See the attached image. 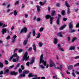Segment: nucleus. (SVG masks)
I'll return each mask as SVG.
<instances>
[{"label": "nucleus", "instance_id": "obj_1", "mask_svg": "<svg viewBox=\"0 0 79 79\" xmlns=\"http://www.w3.org/2000/svg\"><path fill=\"white\" fill-rule=\"evenodd\" d=\"M44 55L43 54H42L40 56V64H41L42 63H43V64L44 65V66H46V61H44L43 60V58H44Z\"/></svg>", "mask_w": 79, "mask_h": 79}, {"label": "nucleus", "instance_id": "obj_2", "mask_svg": "<svg viewBox=\"0 0 79 79\" xmlns=\"http://www.w3.org/2000/svg\"><path fill=\"white\" fill-rule=\"evenodd\" d=\"M27 52H26L25 53L24 56H23V58L22 59L23 61H24L25 60V61H27V60H28L29 58V56H27Z\"/></svg>", "mask_w": 79, "mask_h": 79}, {"label": "nucleus", "instance_id": "obj_3", "mask_svg": "<svg viewBox=\"0 0 79 79\" xmlns=\"http://www.w3.org/2000/svg\"><path fill=\"white\" fill-rule=\"evenodd\" d=\"M1 32L2 35H4L6 32H9V29H7L6 28H3Z\"/></svg>", "mask_w": 79, "mask_h": 79}, {"label": "nucleus", "instance_id": "obj_4", "mask_svg": "<svg viewBox=\"0 0 79 79\" xmlns=\"http://www.w3.org/2000/svg\"><path fill=\"white\" fill-rule=\"evenodd\" d=\"M49 61H50V66L51 68H52L53 66H56V65H55V63H54V62H53V60H52L51 59H49Z\"/></svg>", "mask_w": 79, "mask_h": 79}, {"label": "nucleus", "instance_id": "obj_5", "mask_svg": "<svg viewBox=\"0 0 79 79\" xmlns=\"http://www.w3.org/2000/svg\"><path fill=\"white\" fill-rule=\"evenodd\" d=\"M58 19H57L56 21V23L57 25H60V18H61V15H58V16L57 17Z\"/></svg>", "mask_w": 79, "mask_h": 79}, {"label": "nucleus", "instance_id": "obj_6", "mask_svg": "<svg viewBox=\"0 0 79 79\" xmlns=\"http://www.w3.org/2000/svg\"><path fill=\"white\" fill-rule=\"evenodd\" d=\"M16 57V58H19V56L17 55V53H15L14 54L13 56H12L11 57H10V60H11L12 58H13V57Z\"/></svg>", "mask_w": 79, "mask_h": 79}, {"label": "nucleus", "instance_id": "obj_7", "mask_svg": "<svg viewBox=\"0 0 79 79\" xmlns=\"http://www.w3.org/2000/svg\"><path fill=\"white\" fill-rule=\"evenodd\" d=\"M16 37H17V36H16V35H15L13 36L12 39V43H15V42L16 38Z\"/></svg>", "mask_w": 79, "mask_h": 79}, {"label": "nucleus", "instance_id": "obj_8", "mask_svg": "<svg viewBox=\"0 0 79 79\" xmlns=\"http://www.w3.org/2000/svg\"><path fill=\"white\" fill-rule=\"evenodd\" d=\"M23 32H24L25 33H26V32H27V28H26V27H25L21 29L20 33H23Z\"/></svg>", "mask_w": 79, "mask_h": 79}, {"label": "nucleus", "instance_id": "obj_9", "mask_svg": "<svg viewBox=\"0 0 79 79\" xmlns=\"http://www.w3.org/2000/svg\"><path fill=\"white\" fill-rule=\"evenodd\" d=\"M63 32H59L57 34V35H58L59 37H63Z\"/></svg>", "mask_w": 79, "mask_h": 79}, {"label": "nucleus", "instance_id": "obj_10", "mask_svg": "<svg viewBox=\"0 0 79 79\" xmlns=\"http://www.w3.org/2000/svg\"><path fill=\"white\" fill-rule=\"evenodd\" d=\"M28 77H37V75H32V73H30L28 75Z\"/></svg>", "mask_w": 79, "mask_h": 79}, {"label": "nucleus", "instance_id": "obj_11", "mask_svg": "<svg viewBox=\"0 0 79 79\" xmlns=\"http://www.w3.org/2000/svg\"><path fill=\"white\" fill-rule=\"evenodd\" d=\"M10 74L12 75H14V76H16L18 73L15 71L11 72Z\"/></svg>", "mask_w": 79, "mask_h": 79}, {"label": "nucleus", "instance_id": "obj_12", "mask_svg": "<svg viewBox=\"0 0 79 79\" xmlns=\"http://www.w3.org/2000/svg\"><path fill=\"white\" fill-rule=\"evenodd\" d=\"M69 26L70 29H73V23H70L69 24Z\"/></svg>", "mask_w": 79, "mask_h": 79}, {"label": "nucleus", "instance_id": "obj_13", "mask_svg": "<svg viewBox=\"0 0 79 79\" xmlns=\"http://www.w3.org/2000/svg\"><path fill=\"white\" fill-rule=\"evenodd\" d=\"M36 8H37L38 12H39L40 11V8H41V6L37 5L36 6Z\"/></svg>", "mask_w": 79, "mask_h": 79}, {"label": "nucleus", "instance_id": "obj_14", "mask_svg": "<svg viewBox=\"0 0 79 79\" xmlns=\"http://www.w3.org/2000/svg\"><path fill=\"white\" fill-rule=\"evenodd\" d=\"M73 68V66L72 65H69L68 67V69L69 70H71Z\"/></svg>", "mask_w": 79, "mask_h": 79}, {"label": "nucleus", "instance_id": "obj_15", "mask_svg": "<svg viewBox=\"0 0 79 79\" xmlns=\"http://www.w3.org/2000/svg\"><path fill=\"white\" fill-rule=\"evenodd\" d=\"M53 41L54 44H56L58 43V39L56 38H54Z\"/></svg>", "mask_w": 79, "mask_h": 79}, {"label": "nucleus", "instance_id": "obj_16", "mask_svg": "<svg viewBox=\"0 0 79 79\" xmlns=\"http://www.w3.org/2000/svg\"><path fill=\"white\" fill-rule=\"evenodd\" d=\"M26 76V75L25 74H20L19 75V79H20V78H21L22 77H25V76Z\"/></svg>", "mask_w": 79, "mask_h": 79}, {"label": "nucleus", "instance_id": "obj_17", "mask_svg": "<svg viewBox=\"0 0 79 79\" xmlns=\"http://www.w3.org/2000/svg\"><path fill=\"white\" fill-rule=\"evenodd\" d=\"M71 13V11H70V9L69 8H67V13L68 15H69Z\"/></svg>", "mask_w": 79, "mask_h": 79}, {"label": "nucleus", "instance_id": "obj_18", "mask_svg": "<svg viewBox=\"0 0 79 79\" xmlns=\"http://www.w3.org/2000/svg\"><path fill=\"white\" fill-rule=\"evenodd\" d=\"M52 13L51 14V15L52 16H55V12L56 11L55 10H52Z\"/></svg>", "mask_w": 79, "mask_h": 79}, {"label": "nucleus", "instance_id": "obj_19", "mask_svg": "<svg viewBox=\"0 0 79 79\" xmlns=\"http://www.w3.org/2000/svg\"><path fill=\"white\" fill-rule=\"evenodd\" d=\"M45 18L46 19H49V18H50V19L51 18H52V17L51 16V15H47L46 16H45Z\"/></svg>", "mask_w": 79, "mask_h": 79}, {"label": "nucleus", "instance_id": "obj_20", "mask_svg": "<svg viewBox=\"0 0 79 79\" xmlns=\"http://www.w3.org/2000/svg\"><path fill=\"white\" fill-rule=\"evenodd\" d=\"M46 3V1L45 0L44 2L42 3V2H40V4L41 5V6L44 5Z\"/></svg>", "mask_w": 79, "mask_h": 79}, {"label": "nucleus", "instance_id": "obj_21", "mask_svg": "<svg viewBox=\"0 0 79 79\" xmlns=\"http://www.w3.org/2000/svg\"><path fill=\"white\" fill-rule=\"evenodd\" d=\"M16 59H13V62H16V61L18 62L19 61V58H16Z\"/></svg>", "mask_w": 79, "mask_h": 79}, {"label": "nucleus", "instance_id": "obj_22", "mask_svg": "<svg viewBox=\"0 0 79 79\" xmlns=\"http://www.w3.org/2000/svg\"><path fill=\"white\" fill-rule=\"evenodd\" d=\"M28 41V39H27L26 40L24 41V42H23V44L24 45H26L27 44V42Z\"/></svg>", "mask_w": 79, "mask_h": 79}, {"label": "nucleus", "instance_id": "obj_23", "mask_svg": "<svg viewBox=\"0 0 79 79\" xmlns=\"http://www.w3.org/2000/svg\"><path fill=\"white\" fill-rule=\"evenodd\" d=\"M31 32H30L27 35V39H28H28L29 38H30L31 37Z\"/></svg>", "mask_w": 79, "mask_h": 79}, {"label": "nucleus", "instance_id": "obj_24", "mask_svg": "<svg viewBox=\"0 0 79 79\" xmlns=\"http://www.w3.org/2000/svg\"><path fill=\"white\" fill-rule=\"evenodd\" d=\"M65 4L66 6L67 7H68V8H69V7H70V6H69V4H68V2H67V1H65Z\"/></svg>", "mask_w": 79, "mask_h": 79}, {"label": "nucleus", "instance_id": "obj_25", "mask_svg": "<svg viewBox=\"0 0 79 79\" xmlns=\"http://www.w3.org/2000/svg\"><path fill=\"white\" fill-rule=\"evenodd\" d=\"M74 49H75V47H74V46L71 47L69 48V50H74Z\"/></svg>", "mask_w": 79, "mask_h": 79}, {"label": "nucleus", "instance_id": "obj_26", "mask_svg": "<svg viewBox=\"0 0 79 79\" xmlns=\"http://www.w3.org/2000/svg\"><path fill=\"white\" fill-rule=\"evenodd\" d=\"M34 58L33 57L32 60H31V62H30V64H33L34 63Z\"/></svg>", "mask_w": 79, "mask_h": 79}, {"label": "nucleus", "instance_id": "obj_27", "mask_svg": "<svg viewBox=\"0 0 79 79\" xmlns=\"http://www.w3.org/2000/svg\"><path fill=\"white\" fill-rule=\"evenodd\" d=\"M66 25H64L63 26L61 27L60 28V30H63V29L64 28L66 27Z\"/></svg>", "mask_w": 79, "mask_h": 79}, {"label": "nucleus", "instance_id": "obj_28", "mask_svg": "<svg viewBox=\"0 0 79 79\" xmlns=\"http://www.w3.org/2000/svg\"><path fill=\"white\" fill-rule=\"evenodd\" d=\"M29 73V71L24 70L23 72V74H27V73Z\"/></svg>", "mask_w": 79, "mask_h": 79}, {"label": "nucleus", "instance_id": "obj_29", "mask_svg": "<svg viewBox=\"0 0 79 79\" xmlns=\"http://www.w3.org/2000/svg\"><path fill=\"white\" fill-rule=\"evenodd\" d=\"M38 45L40 47H42L43 45V44L41 42H40L38 43Z\"/></svg>", "mask_w": 79, "mask_h": 79}, {"label": "nucleus", "instance_id": "obj_30", "mask_svg": "<svg viewBox=\"0 0 79 79\" xmlns=\"http://www.w3.org/2000/svg\"><path fill=\"white\" fill-rule=\"evenodd\" d=\"M33 50L35 51H36V46L35 45V44H34L33 46Z\"/></svg>", "mask_w": 79, "mask_h": 79}, {"label": "nucleus", "instance_id": "obj_31", "mask_svg": "<svg viewBox=\"0 0 79 79\" xmlns=\"http://www.w3.org/2000/svg\"><path fill=\"white\" fill-rule=\"evenodd\" d=\"M4 62H5V64H6V65H8V64H9V62H8V60H5L4 61Z\"/></svg>", "mask_w": 79, "mask_h": 79}, {"label": "nucleus", "instance_id": "obj_32", "mask_svg": "<svg viewBox=\"0 0 79 79\" xmlns=\"http://www.w3.org/2000/svg\"><path fill=\"white\" fill-rule=\"evenodd\" d=\"M54 18V17H52L50 19V24H52V22H53V19Z\"/></svg>", "mask_w": 79, "mask_h": 79}, {"label": "nucleus", "instance_id": "obj_33", "mask_svg": "<svg viewBox=\"0 0 79 79\" xmlns=\"http://www.w3.org/2000/svg\"><path fill=\"white\" fill-rule=\"evenodd\" d=\"M3 64L2 62H0V68H3Z\"/></svg>", "mask_w": 79, "mask_h": 79}, {"label": "nucleus", "instance_id": "obj_34", "mask_svg": "<svg viewBox=\"0 0 79 79\" xmlns=\"http://www.w3.org/2000/svg\"><path fill=\"white\" fill-rule=\"evenodd\" d=\"M61 14L62 16H64V15H65V10H62V11Z\"/></svg>", "mask_w": 79, "mask_h": 79}, {"label": "nucleus", "instance_id": "obj_35", "mask_svg": "<svg viewBox=\"0 0 79 79\" xmlns=\"http://www.w3.org/2000/svg\"><path fill=\"white\" fill-rule=\"evenodd\" d=\"M36 21L38 22H39L41 21V19H40V18H38L36 19Z\"/></svg>", "mask_w": 79, "mask_h": 79}, {"label": "nucleus", "instance_id": "obj_36", "mask_svg": "<svg viewBox=\"0 0 79 79\" xmlns=\"http://www.w3.org/2000/svg\"><path fill=\"white\" fill-rule=\"evenodd\" d=\"M44 31V28L41 27L39 31L40 32H42Z\"/></svg>", "mask_w": 79, "mask_h": 79}, {"label": "nucleus", "instance_id": "obj_37", "mask_svg": "<svg viewBox=\"0 0 79 79\" xmlns=\"http://www.w3.org/2000/svg\"><path fill=\"white\" fill-rule=\"evenodd\" d=\"M40 37V33H38V35L36 37V38L37 39L38 38H39Z\"/></svg>", "mask_w": 79, "mask_h": 79}, {"label": "nucleus", "instance_id": "obj_38", "mask_svg": "<svg viewBox=\"0 0 79 79\" xmlns=\"http://www.w3.org/2000/svg\"><path fill=\"white\" fill-rule=\"evenodd\" d=\"M76 31V30L73 29L70 31H69L70 33H73V32H74Z\"/></svg>", "mask_w": 79, "mask_h": 79}, {"label": "nucleus", "instance_id": "obj_39", "mask_svg": "<svg viewBox=\"0 0 79 79\" xmlns=\"http://www.w3.org/2000/svg\"><path fill=\"white\" fill-rule=\"evenodd\" d=\"M14 15L16 16V15H17V12H16V11L15 10L14 12Z\"/></svg>", "mask_w": 79, "mask_h": 79}, {"label": "nucleus", "instance_id": "obj_40", "mask_svg": "<svg viewBox=\"0 0 79 79\" xmlns=\"http://www.w3.org/2000/svg\"><path fill=\"white\" fill-rule=\"evenodd\" d=\"M40 66L41 69H44V68H45V67H44V66L43 65H40Z\"/></svg>", "mask_w": 79, "mask_h": 79}, {"label": "nucleus", "instance_id": "obj_41", "mask_svg": "<svg viewBox=\"0 0 79 79\" xmlns=\"http://www.w3.org/2000/svg\"><path fill=\"white\" fill-rule=\"evenodd\" d=\"M61 75V76L63 77V78H65V77H64V74L63 73L60 72V73Z\"/></svg>", "mask_w": 79, "mask_h": 79}, {"label": "nucleus", "instance_id": "obj_42", "mask_svg": "<svg viewBox=\"0 0 79 79\" xmlns=\"http://www.w3.org/2000/svg\"><path fill=\"white\" fill-rule=\"evenodd\" d=\"M19 73H20V74H21L22 73V70L21 69H19Z\"/></svg>", "mask_w": 79, "mask_h": 79}, {"label": "nucleus", "instance_id": "obj_43", "mask_svg": "<svg viewBox=\"0 0 79 79\" xmlns=\"http://www.w3.org/2000/svg\"><path fill=\"white\" fill-rule=\"evenodd\" d=\"M14 67V65H13L12 66H10L9 67V69H12V68H13Z\"/></svg>", "mask_w": 79, "mask_h": 79}, {"label": "nucleus", "instance_id": "obj_44", "mask_svg": "<svg viewBox=\"0 0 79 79\" xmlns=\"http://www.w3.org/2000/svg\"><path fill=\"white\" fill-rule=\"evenodd\" d=\"M76 39H77V38H76V37L74 38H73L72 39V42H74V40H76Z\"/></svg>", "mask_w": 79, "mask_h": 79}, {"label": "nucleus", "instance_id": "obj_45", "mask_svg": "<svg viewBox=\"0 0 79 79\" xmlns=\"http://www.w3.org/2000/svg\"><path fill=\"white\" fill-rule=\"evenodd\" d=\"M59 50L62 51V52H63V51H64V49H63V48H59Z\"/></svg>", "mask_w": 79, "mask_h": 79}, {"label": "nucleus", "instance_id": "obj_46", "mask_svg": "<svg viewBox=\"0 0 79 79\" xmlns=\"http://www.w3.org/2000/svg\"><path fill=\"white\" fill-rule=\"evenodd\" d=\"M32 34H33V36H35V31H33L32 32Z\"/></svg>", "mask_w": 79, "mask_h": 79}, {"label": "nucleus", "instance_id": "obj_47", "mask_svg": "<svg viewBox=\"0 0 79 79\" xmlns=\"http://www.w3.org/2000/svg\"><path fill=\"white\" fill-rule=\"evenodd\" d=\"M23 51V49H19L18 50V52L19 53H21Z\"/></svg>", "mask_w": 79, "mask_h": 79}, {"label": "nucleus", "instance_id": "obj_48", "mask_svg": "<svg viewBox=\"0 0 79 79\" xmlns=\"http://www.w3.org/2000/svg\"><path fill=\"white\" fill-rule=\"evenodd\" d=\"M60 69H63V65L60 64L59 66Z\"/></svg>", "mask_w": 79, "mask_h": 79}, {"label": "nucleus", "instance_id": "obj_49", "mask_svg": "<svg viewBox=\"0 0 79 79\" xmlns=\"http://www.w3.org/2000/svg\"><path fill=\"white\" fill-rule=\"evenodd\" d=\"M8 71H9V70L7 69L6 70V71L4 72V74H6V73H8Z\"/></svg>", "mask_w": 79, "mask_h": 79}, {"label": "nucleus", "instance_id": "obj_50", "mask_svg": "<svg viewBox=\"0 0 79 79\" xmlns=\"http://www.w3.org/2000/svg\"><path fill=\"white\" fill-rule=\"evenodd\" d=\"M21 69H22V70H23L24 69V66H23V65H22L21 66Z\"/></svg>", "mask_w": 79, "mask_h": 79}, {"label": "nucleus", "instance_id": "obj_51", "mask_svg": "<svg viewBox=\"0 0 79 79\" xmlns=\"http://www.w3.org/2000/svg\"><path fill=\"white\" fill-rule=\"evenodd\" d=\"M74 59H79V56H77L74 57Z\"/></svg>", "mask_w": 79, "mask_h": 79}, {"label": "nucleus", "instance_id": "obj_52", "mask_svg": "<svg viewBox=\"0 0 79 79\" xmlns=\"http://www.w3.org/2000/svg\"><path fill=\"white\" fill-rule=\"evenodd\" d=\"M72 74L74 77H76V75L75 74V73H74V72H73L72 73Z\"/></svg>", "mask_w": 79, "mask_h": 79}, {"label": "nucleus", "instance_id": "obj_53", "mask_svg": "<svg viewBox=\"0 0 79 79\" xmlns=\"http://www.w3.org/2000/svg\"><path fill=\"white\" fill-rule=\"evenodd\" d=\"M28 16H29V15H28L25 14V18H27V17H28Z\"/></svg>", "mask_w": 79, "mask_h": 79}, {"label": "nucleus", "instance_id": "obj_54", "mask_svg": "<svg viewBox=\"0 0 79 79\" xmlns=\"http://www.w3.org/2000/svg\"><path fill=\"white\" fill-rule=\"evenodd\" d=\"M7 26V25H6L5 24H4L2 26V27H6Z\"/></svg>", "mask_w": 79, "mask_h": 79}, {"label": "nucleus", "instance_id": "obj_55", "mask_svg": "<svg viewBox=\"0 0 79 79\" xmlns=\"http://www.w3.org/2000/svg\"><path fill=\"white\" fill-rule=\"evenodd\" d=\"M24 8V5L22 4V6H21V8L23 9Z\"/></svg>", "mask_w": 79, "mask_h": 79}, {"label": "nucleus", "instance_id": "obj_56", "mask_svg": "<svg viewBox=\"0 0 79 79\" xmlns=\"http://www.w3.org/2000/svg\"><path fill=\"white\" fill-rule=\"evenodd\" d=\"M28 52H30V51H31L32 50V48H30L28 49Z\"/></svg>", "mask_w": 79, "mask_h": 79}, {"label": "nucleus", "instance_id": "obj_57", "mask_svg": "<svg viewBox=\"0 0 79 79\" xmlns=\"http://www.w3.org/2000/svg\"><path fill=\"white\" fill-rule=\"evenodd\" d=\"M20 65V63H19L17 64L16 67H17V68H18V67H19V66Z\"/></svg>", "mask_w": 79, "mask_h": 79}, {"label": "nucleus", "instance_id": "obj_58", "mask_svg": "<svg viewBox=\"0 0 79 79\" xmlns=\"http://www.w3.org/2000/svg\"><path fill=\"white\" fill-rule=\"evenodd\" d=\"M6 39L8 40V39H10V36H8L6 38Z\"/></svg>", "mask_w": 79, "mask_h": 79}, {"label": "nucleus", "instance_id": "obj_59", "mask_svg": "<svg viewBox=\"0 0 79 79\" xmlns=\"http://www.w3.org/2000/svg\"><path fill=\"white\" fill-rule=\"evenodd\" d=\"M10 9H8L6 11L7 13H8V12H10Z\"/></svg>", "mask_w": 79, "mask_h": 79}, {"label": "nucleus", "instance_id": "obj_60", "mask_svg": "<svg viewBox=\"0 0 79 79\" xmlns=\"http://www.w3.org/2000/svg\"><path fill=\"white\" fill-rule=\"evenodd\" d=\"M17 50H18V48H16L14 52V53H15V52H16V51H17Z\"/></svg>", "mask_w": 79, "mask_h": 79}, {"label": "nucleus", "instance_id": "obj_61", "mask_svg": "<svg viewBox=\"0 0 79 79\" xmlns=\"http://www.w3.org/2000/svg\"><path fill=\"white\" fill-rule=\"evenodd\" d=\"M61 47V45H60V44H58V49L60 48H61V47Z\"/></svg>", "mask_w": 79, "mask_h": 79}, {"label": "nucleus", "instance_id": "obj_62", "mask_svg": "<svg viewBox=\"0 0 79 79\" xmlns=\"http://www.w3.org/2000/svg\"><path fill=\"white\" fill-rule=\"evenodd\" d=\"M67 18H64L63 19V21H67Z\"/></svg>", "mask_w": 79, "mask_h": 79}, {"label": "nucleus", "instance_id": "obj_63", "mask_svg": "<svg viewBox=\"0 0 79 79\" xmlns=\"http://www.w3.org/2000/svg\"><path fill=\"white\" fill-rule=\"evenodd\" d=\"M27 65V66H29V62H28L27 63H26Z\"/></svg>", "mask_w": 79, "mask_h": 79}, {"label": "nucleus", "instance_id": "obj_64", "mask_svg": "<svg viewBox=\"0 0 79 79\" xmlns=\"http://www.w3.org/2000/svg\"><path fill=\"white\" fill-rule=\"evenodd\" d=\"M79 27V23L77 24L76 26V27Z\"/></svg>", "mask_w": 79, "mask_h": 79}]
</instances>
